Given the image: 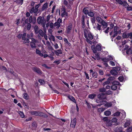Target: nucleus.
I'll use <instances>...</instances> for the list:
<instances>
[{
	"label": "nucleus",
	"mask_w": 132,
	"mask_h": 132,
	"mask_svg": "<svg viewBox=\"0 0 132 132\" xmlns=\"http://www.w3.org/2000/svg\"><path fill=\"white\" fill-rule=\"evenodd\" d=\"M112 85L111 86V89L113 90H116L117 88V86L119 85L120 86H121L120 82L117 81H113L112 83Z\"/></svg>",
	"instance_id": "f257e3e1"
},
{
	"label": "nucleus",
	"mask_w": 132,
	"mask_h": 132,
	"mask_svg": "<svg viewBox=\"0 0 132 132\" xmlns=\"http://www.w3.org/2000/svg\"><path fill=\"white\" fill-rule=\"evenodd\" d=\"M37 21L38 24H42L43 27L45 26L46 23V20H44V17L39 16L37 19Z\"/></svg>",
	"instance_id": "f03ea898"
},
{
	"label": "nucleus",
	"mask_w": 132,
	"mask_h": 132,
	"mask_svg": "<svg viewBox=\"0 0 132 132\" xmlns=\"http://www.w3.org/2000/svg\"><path fill=\"white\" fill-rule=\"evenodd\" d=\"M94 53H96L97 51H101V46L98 44L96 45L95 47L94 45H92L91 47Z\"/></svg>",
	"instance_id": "7ed1b4c3"
},
{
	"label": "nucleus",
	"mask_w": 132,
	"mask_h": 132,
	"mask_svg": "<svg viewBox=\"0 0 132 132\" xmlns=\"http://www.w3.org/2000/svg\"><path fill=\"white\" fill-rule=\"evenodd\" d=\"M119 27L117 26H115L114 28L113 32L114 35L112 36V39L117 36L118 34H120L121 32V30H119Z\"/></svg>",
	"instance_id": "20e7f679"
},
{
	"label": "nucleus",
	"mask_w": 132,
	"mask_h": 132,
	"mask_svg": "<svg viewBox=\"0 0 132 132\" xmlns=\"http://www.w3.org/2000/svg\"><path fill=\"white\" fill-rule=\"evenodd\" d=\"M122 37L124 38H128L130 39H132V32L127 33L126 32L123 34Z\"/></svg>",
	"instance_id": "39448f33"
},
{
	"label": "nucleus",
	"mask_w": 132,
	"mask_h": 132,
	"mask_svg": "<svg viewBox=\"0 0 132 132\" xmlns=\"http://www.w3.org/2000/svg\"><path fill=\"white\" fill-rule=\"evenodd\" d=\"M98 99L101 100H105L106 99V96L105 93H101L97 95Z\"/></svg>",
	"instance_id": "423d86ee"
},
{
	"label": "nucleus",
	"mask_w": 132,
	"mask_h": 132,
	"mask_svg": "<svg viewBox=\"0 0 132 132\" xmlns=\"http://www.w3.org/2000/svg\"><path fill=\"white\" fill-rule=\"evenodd\" d=\"M77 119L76 118H74L72 120L71 119V123L70 126L73 128H75L76 123Z\"/></svg>",
	"instance_id": "0eeeda50"
},
{
	"label": "nucleus",
	"mask_w": 132,
	"mask_h": 132,
	"mask_svg": "<svg viewBox=\"0 0 132 132\" xmlns=\"http://www.w3.org/2000/svg\"><path fill=\"white\" fill-rule=\"evenodd\" d=\"M33 70L35 72H36L39 75H41L42 73V72L39 68L34 67L32 68Z\"/></svg>",
	"instance_id": "6e6552de"
},
{
	"label": "nucleus",
	"mask_w": 132,
	"mask_h": 132,
	"mask_svg": "<svg viewBox=\"0 0 132 132\" xmlns=\"http://www.w3.org/2000/svg\"><path fill=\"white\" fill-rule=\"evenodd\" d=\"M40 117H44L47 118V115L44 113L40 112H38L37 116Z\"/></svg>",
	"instance_id": "1a4fd4ad"
},
{
	"label": "nucleus",
	"mask_w": 132,
	"mask_h": 132,
	"mask_svg": "<svg viewBox=\"0 0 132 132\" xmlns=\"http://www.w3.org/2000/svg\"><path fill=\"white\" fill-rule=\"evenodd\" d=\"M72 24L71 23H70L68 26L67 29V33L68 34H69L70 32V31L72 29Z\"/></svg>",
	"instance_id": "9d476101"
},
{
	"label": "nucleus",
	"mask_w": 132,
	"mask_h": 132,
	"mask_svg": "<svg viewBox=\"0 0 132 132\" xmlns=\"http://www.w3.org/2000/svg\"><path fill=\"white\" fill-rule=\"evenodd\" d=\"M38 33L39 34L38 35V37L39 39H41V38L40 36L43 37L44 34V33H43L42 30L41 29L39 30L38 31Z\"/></svg>",
	"instance_id": "9b49d317"
},
{
	"label": "nucleus",
	"mask_w": 132,
	"mask_h": 132,
	"mask_svg": "<svg viewBox=\"0 0 132 132\" xmlns=\"http://www.w3.org/2000/svg\"><path fill=\"white\" fill-rule=\"evenodd\" d=\"M102 100H101L100 101V103L96 105V106H100L101 105L105 104L106 103V101Z\"/></svg>",
	"instance_id": "f8f14e48"
},
{
	"label": "nucleus",
	"mask_w": 132,
	"mask_h": 132,
	"mask_svg": "<svg viewBox=\"0 0 132 132\" xmlns=\"http://www.w3.org/2000/svg\"><path fill=\"white\" fill-rule=\"evenodd\" d=\"M106 124L108 126H110L112 125H115V123H112L111 120H109L106 121Z\"/></svg>",
	"instance_id": "ddd939ff"
},
{
	"label": "nucleus",
	"mask_w": 132,
	"mask_h": 132,
	"mask_svg": "<svg viewBox=\"0 0 132 132\" xmlns=\"http://www.w3.org/2000/svg\"><path fill=\"white\" fill-rule=\"evenodd\" d=\"M54 51L55 54L57 56L59 55V54L62 53V51L61 49L58 50H54Z\"/></svg>",
	"instance_id": "4468645a"
},
{
	"label": "nucleus",
	"mask_w": 132,
	"mask_h": 132,
	"mask_svg": "<svg viewBox=\"0 0 132 132\" xmlns=\"http://www.w3.org/2000/svg\"><path fill=\"white\" fill-rule=\"evenodd\" d=\"M110 72L111 74L114 76L118 74V72L114 69L111 70Z\"/></svg>",
	"instance_id": "2eb2a0df"
},
{
	"label": "nucleus",
	"mask_w": 132,
	"mask_h": 132,
	"mask_svg": "<svg viewBox=\"0 0 132 132\" xmlns=\"http://www.w3.org/2000/svg\"><path fill=\"white\" fill-rule=\"evenodd\" d=\"M126 54L128 55L131 54H132V48H130L129 49L127 50L126 52Z\"/></svg>",
	"instance_id": "dca6fc26"
},
{
	"label": "nucleus",
	"mask_w": 132,
	"mask_h": 132,
	"mask_svg": "<svg viewBox=\"0 0 132 132\" xmlns=\"http://www.w3.org/2000/svg\"><path fill=\"white\" fill-rule=\"evenodd\" d=\"M63 10L62 11L61 16L62 17H63L65 14L66 16H67L68 14L67 13L65 12V9H62Z\"/></svg>",
	"instance_id": "f3484780"
},
{
	"label": "nucleus",
	"mask_w": 132,
	"mask_h": 132,
	"mask_svg": "<svg viewBox=\"0 0 132 132\" xmlns=\"http://www.w3.org/2000/svg\"><path fill=\"white\" fill-rule=\"evenodd\" d=\"M122 4H123V6L126 7H127V8H132V7H131L129 6L128 7L129 5L126 2H123Z\"/></svg>",
	"instance_id": "a211bd4d"
},
{
	"label": "nucleus",
	"mask_w": 132,
	"mask_h": 132,
	"mask_svg": "<svg viewBox=\"0 0 132 132\" xmlns=\"http://www.w3.org/2000/svg\"><path fill=\"white\" fill-rule=\"evenodd\" d=\"M36 54H38L41 56H43V54L41 53L40 51L38 49L36 50Z\"/></svg>",
	"instance_id": "6ab92c4d"
},
{
	"label": "nucleus",
	"mask_w": 132,
	"mask_h": 132,
	"mask_svg": "<svg viewBox=\"0 0 132 132\" xmlns=\"http://www.w3.org/2000/svg\"><path fill=\"white\" fill-rule=\"evenodd\" d=\"M101 23L104 28H106L107 27V23L104 20L102 21Z\"/></svg>",
	"instance_id": "aec40b11"
},
{
	"label": "nucleus",
	"mask_w": 132,
	"mask_h": 132,
	"mask_svg": "<svg viewBox=\"0 0 132 132\" xmlns=\"http://www.w3.org/2000/svg\"><path fill=\"white\" fill-rule=\"evenodd\" d=\"M35 43L34 42H30V45L31 48H35L36 47Z\"/></svg>",
	"instance_id": "412c9836"
},
{
	"label": "nucleus",
	"mask_w": 132,
	"mask_h": 132,
	"mask_svg": "<svg viewBox=\"0 0 132 132\" xmlns=\"http://www.w3.org/2000/svg\"><path fill=\"white\" fill-rule=\"evenodd\" d=\"M91 21L93 26L95 27V26L94 25V24H95V17H93L91 18Z\"/></svg>",
	"instance_id": "4be33fe9"
},
{
	"label": "nucleus",
	"mask_w": 132,
	"mask_h": 132,
	"mask_svg": "<svg viewBox=\"0 0 132 132\" xmlns=\"http://www.w3.org/2000/svg\"><path fill=\"white\" fill-rule=\"evenodd\" d=\"M96 96V95L95 94H90L88 96V97L91 99H93Z\"/></svg>",
	"instance_id": "5701e85b"
},
{
	"label": "nucleus",
	"mask_w": 132,
	"mask_h": 132,
	"mask_svg": "<svg viewBox=\"0 0 132 132\" xmlns=\"http://www.w3.org/2000/svg\"><path fill=\"white\" fill-rule=\"evenodd\" d=\"M111 113V112L109 111H106L104 112V114L106 116L110 115Z\"/></svg>",
	"instance_id": "b1692460"
},
{
	"label": "nucleus",
	"mask_w": 132,
	"mask_h": 132,
	"mask_svg": "<svg viewBox=\"0 0 132 132\" xmlns=\"http://www.w3.org/2000/svg\"><path fill=\"white\" fill-rule=\"evenodd\" d=\"M130 123V122L129 121H127L126 122H125V124L123 126L125 127H126L127 126H129Z\"/></svg>",
	"instance_id": "393cba45"
},
{
	"label": "nucleus",
	"mask_w": 132,
	"mask_h": 132,
	"mask_svg": "<svg viewBox=\"0 0 132 132\" xmlns=\"http://www.w3.org/2000/svg\"><path fill=\"white\" fill-rule=\"evenodd\" d=\"M27 36L28 38V39L29 38L31 39V38H32V37H33V34L31 32L29 34H27Z\"/></svg>",
	"instance_id": "a878e982"
},
{
	"label": "nucleus",
	"mask_w": 132,
	"mask_h": 132,
	"mask_svg": "<svg viewBox=\"0 0 132 132\" xmlns=\"http://www.w3.org/2000/svg\"><path fill=\"white\" fill-rule=\"evenodd\" d=\"M37 111H31L30 112V113L32 115H35L36 116H37Z\"/></svg>",
	"instance_id": "bb28decb"
},
{
	"label": "nucleus",
	"mask_w": 132,
	"mask_h": 132,
	"mask_svg": "<svg viewBox=\"0 0 132 132\" xmlns=\"http://www.w3.org/2000/svg\"><path fill=\"white\" fill-rule=\"evenodd\" d=\"M96 19L97 22L100 23H101L102 21L103 20L99 16H97L96 18Z\"/></svg>",
	"instance_id": "cd10ccee"
},
{
	"label": "nucleus",
	"mask_w": 132,
	"mask_h": 132,
	"mask_svg": "<svg viewBox=\"0 0 132 132\" xmlns=\"http://www.w3.org/2000/svg\"><path fill=\"white\" fill-rule=\"evenodd\" d=\"M99 91L100 92H106V89L104 88H101L99 89Z\"/></svg>",
	"instance_id": "c85d7f7f"
},
{
	"label": "nucleus",
	"mask_w": 132,
	"mask_h": 132,
	"mask_svg": "<svg viewBox=\"0 0 132 132\" xmlns=\"http://www.w3.org/2000/svg\"><path fill=\"white\" fill-rule=\"evenodd\" d=\"M68 98L71 101L74 102L76 101L75 98L72 96H68Z\"/></svg>",
	"instance_id": "c756f323"
},
{
	"label": "nucleus",
	"mask_w": 132,
	"mask_h": 132,
	"mask_svg": "<svg viewBox=\"0 0 132 132\" xmlns=\"http://www.w3.org/2000/svg\"><path fill=\"white\" fill-rule=\"evenodd\" d=\"M95 14L94 13L91 11H90L88 14V15L91 17H93Z\"/></svg>",
	"instance_id": "7c9ffc66"
},
{
	"label": "nucleus",
	"mask_w": 132,
	"mask_h": 132,
	"mask_svg": "<svg viewBox=\"0 0 132 132\" xmlns=\"http://www.w3.org/2000/svg\"><path fill=\"white\" fill-rule=\"evenodd\" d=\"M105 94L106 95L111 94H112V92L111 90H109L106 91Z\"/></svg>",
	"instance_id": "2f4dec72"
},
{
	"label": "nucleus",
	"mask_w": 132,
	"mask_h": 132,
	"mask_svg": "<svg viewBox=\"0 0 132 132\" xmlns=\"http://www.w3.org/2000/svg\"><path fill=\"white\" fill-rule=\"evenodd\" d=\"M101 59L104 62H107L109 61L108 57H104L101 58Z\"/></svg>",
	"instance_id": "473e14b6"
},
{
	"label": "nucleus",
	"mask_w": 132,
	"mask_h": 132,
	"mask_svg": "<svg viewBox=\"0 0 132 132\" xmlns=\"http://www.w3.org/2000/svg\"><path fill=\"white\" fill-rule=\"evenodd\" d=\"M115 79V77H109L107 79L110 82L111 81Z\"/></svg>",
	"instance_id": "72a5a7b5"
},
{
	"label": "nucleus",
	"mask_w": 132,
	"mask_h": 132,
	"mask_svg": "<svg viewBox=\"0 0 132 132\" xmlns=\"http://www.w3.org/2000/svg\"><path fill=\"white\" fill-rule=\"evenodd\" d=\"M105 105L106 106L110 107L112 105V104L111 103H108L106 102Z\"/></svg>",
	"instance_id": "f704fd0d"
},
{
	"label": "nucleus",
	"mask_w": 132,
	"mask_h": 132,
	"mask_svg": "<svg viewBox=\"0 0 132 132\" xmlns=\"http://www.w3.org/2000/svg\"><path fill=\"white\" fill-rule=\"evenodd\" d=\"M34 29L35 30V32L36 34H37L38 33V27L37 26H35L34 28Z\"/></svg>",
	"instance_id": "c9c22d12"
},
{
	"label": "nucleus",
	"mask_w": 132,
	"mask_h": 132,
	"mask_svg": "<svg viewBox=\"0 0 132 132\" xmlns=\"http://www.w3.org/2000/svg\"><path fill=\"white\" fill-rule=\"evenodd\" d=\"M92 75L93 77L95 78H97V73L96 72H94L92 73Z\"/></svg>",
	"instance_id": "e433bc0d"
},
{
	"label": "nucleus",
	"mask_w": 132,
	"mask_h": 132,
	"mask_svg": "<svg viewBox=\"0 0 132 132\" xmlns=\"http://www.w3.org/2000/svg\"><path fill=\"white\" fill-rule=\"evenodd\" d=\"M88 38L92 40L93 39V37L90 33L88 34Z\"/></svg>",
	"instance_id": "4c0bfd02"
},
{
	"label": "nucleus",
	"mask_w": 132,
	"mask_h": 132,
	"mask_svg": "<svg viewBox=\"0 0 132 132\" xmlns=\"http://www.w3.org/2000/svg\"><path fill=\"white\" fill-rule=\"evenodd\" d=\"M120 112H116L114 113L113 114V116H116V117H118L119 116L120 114Z\"/></svg>",
	"instance_id": "58836bf2"
},
{
	"label": "nucleus",
	"mask_w": 132,
	"mask_h": 132,
	"mask_svg": "<svg viewBox=\"0 0 132 132\" xmlns=\"http://www.w3.org/2000/svg\"><path fill=\"white\" fill-rule=\"evenodd\" d=\"M111 120L113 123H115L117 121V119L116 118H114Z\"/></svg>",
	"instance_id": "ea45409f"
},
{
	"label": "nucleus",
	"mask_w": 132,
	"mask_h": 132,
	"mask_svg": "<svg viewBox=\"0 0 132 132\" xmlns=\"http://www.w3.org/2000/svg\"><path fill=\"white\" fill-rule=\"evenodd\" d=\"M85 9H84L83 10V12H84V13L85 14H88L89 12V11L87 9L85 10Z\"/></svg>",
	"instance_id": "a19ab883"
},
{
	"label": "nucleus",
	"mask_w": 132,
	"mask_h": 132,
	"mask_svg": "<svg viewBox=\"0 0 132 132\" xmlns=\"http://www.w3.org/2000/svg\"><path fill=\"white\" fill-rule=\"evenodd\" d=\"M0 69L1 71H7V69L4 66H2L0 68Z\"/></svg>",
	"instance_id": "79ce46f5"
},
{
	"label": "nucleus",
	"mask_w": 132,
	"mask_h": 132,
	"mask_svg": "<svg viewBox=\"0 0 132 132\" xmlns=\"http://www.w3.org/2000/svg\"><path fill=\"white\" fill-rule=\"evenodd\" d=\"M48 3L47 2L45 3L43 5L42 8H47V7Z\"/></svg>",
	"instance_id": "37998d69"
},
{
	"label": "nucleus",
	"mask_w": 132,
	"mask_h": 132,
	"mask_svg": "<svg viewBox=\"0 0 132 132\" xmlns=\"http://www.w3.org/2000/svg\"><path fill=\"white\" fill-rule=\"evenodd\" d=\"M23 40H24L23 43L24 44H25L26 43H29L30 42L29 39L28 38H25V39H24Z\"/></svg>",
	"instance_id": "c03bdc74"
},
{
	"label": "nucleus",
	"mask_w": 132,
	"mask_h": 132,
	"mask_svg": "<svg viewBox=\"0 0 132 132\" xmlns=\"http://www.w3.org/2000/svg\"><path fill=\"white\" fill-rule=\"evenodd\" d=\"M49 39H52V40L54 41H55V38L54 36L52 35L51 34L50 36V38H49Z\"/></svg>",
	"instance_id": "a18cd8bd"
},
{
	"label": "nucleus",
	"mask_w": 132,
	"mask_h": 132,
	"mask_svg": "<svg viewBox=\"0 0 132 132\" xmlns=\"http://www.w3.org/2000/svg\"><path fill=\"white\" fill-rule=\"evenodd\" d=\"M20 112L19 113L21 117L22 118H24L25 117V116L23 113L22 112L20 111Z\"/></svg>",
	"instance_id": "49530a36"
},
{
	"label": "nucleus",
	"mask_w": 132,
	"mask_h": 132,
	"mask_svg": "<svg viewBox=\"0 0 132 132\" xmlns=\"http://www.w3.org/2000/svg\"><path fill=\"white\" fill-rule=\"evenodd\" d=\"M23 97H24V98L26 99H28V95L26 93H24L23 94Z\"/></svg>",
	"instance_id": "de8ad7c7"
},
{
	"label": "nucleus",
	"mask_w": 132,
	"mask_h": 132,
	"mask_svg": "<svg viewBox=\"0 0 132 132\" xmlns=\"http://www.w3.org/2000/svg\"><path fill=\"white\" fill-rule=\"evenodd\" d=\"M110 83V82L109 81L107 80V81L104 82L103 84V86H104L105 85H107V84H109Z\"/></svg>",
	"instance_id": "09e8293b"
},
{
	"label": "nucleus",
	"mask_w": 132,
	"mask_h": 132,
	"mask_svg": "<svg viewBox=\"0 0 132 132\" xmlns=\"http://www.w3.org/2000/svg\"><path fill=\"white\" fill-rule=\"evenodd\" d=\"M95 57L98 60H99L101 59L100 57L98 54H96L95 55Z\"/></svg>",
	"instance_id": "8fccbe9b"
},
{
	"label": "nucleus",
	"mask_w": 132,
	"mask_h": 132,
	"mask_svg": "<svg viewBox=\"0 0 132 132\" xmlns=\"http://www.w3.org/2000/svg\"><path fill=\"white\" fill-rule=\"evenodd\" d=\"M64 41L65 42L67 43L70 46L71 45V44L69 42L67 39L66 38H64Z\"/></svg>",
	"instance_id": "3c124183"
},
{
	"label": "nucleus",
	"mask_w": 132,
	"mask_h": 132,
	"mask_svg": "<svg viewBox=\"0 0 132 132\" xmlns=\"http://www.w3.org/2000/svg\"><path fill=\"white\" fill-rule=\"evenodd\" d=\"M39 81L40 82V84L42 85V84H44V80L40 79L39 80Z\"/></svg>",
	"instance_id": "603ef678"
},
{
	"label": "nucleus",
	"mask_w": 132,
	"mask_h": 132,
	"mask_svg": "<svg viewBox=\"0 0 132 132\" xmlns=\"http://www.w3.org/2000/svg\"><path fill=\"white\" fill-rule=\"evenodd\" d=\"M31 27V25L30 23H29L27 24V29L29 30H30Z\"/></svg>",
	"instance_id": "864d4df0"
},
{
	"label": "nucleus",
	"mask_w": 132,
	"mask_h": 132,
	"mask_svg": "<svg viewBox=\"0 0 132 132\" xmlns=\"http://www.w3.org/2000/svg\"><path fill=\"white\" fill-rule=\"evenodd\" d=\"M113 68L114 69L116 70V71H119L120 70V68L118 67H114Z\"/></svg>",
	"instance_id": "5fc2aeb1"
},
{
	"label": "nucleus",
	"mask_w": 132,
	"mask_h": 132,
	"mask_svg": "<svg viewBox=\"0 0 132 132\" xmlns=\"http://www.w3.org/2000/svg\"><path fill=\"white\" fill-rule=\"evenodd\" d=\"M61 62L60 60H58L57 61H55L53 63H56L57 65L59 64Z\"/></svg>",
	"instance_id": "6e6d98bb"
},
{
	"label": "nucleus",
	"mask_w": 132,
	"mask_h": 132,
	"mask_svg": "<svg viewBox=\"0 0 132 132\" xmlns=\"http://www.w3.org/2000/svg\"><path fill=\"white\" fill-rule=\"evenodd\" d=\"M31 39L32 41L31 42H34L36 43L38 42V40H36L34 38H31Z\"/></svg>",
	"instance_id": "4d7b16f0"
},
{
	"label": "nucleus",
	"mask_w": 132,
	"mask_h": 132,
	"mask_svg": "<svg viewBox=\"0 0 132 132\" xmlns=\"http://www.w3.org/2000/svg\"><path fill=\"white\" fill-rule=\"evenodd\" d=\"M98 72L101 75H103V71L101 69L99 70Z\"/></svg>",
	"instance_id": "13d9d810"
},
{
	"label": "nucleus",
	"mask_w": 132,
	"mask_h": 132,
	"mask_svg": "<svg viewBox=\"0 0 132 132\" xmlns=\"http://www.w3.org/2000/svg\"><path fill=\"white\" fill-rule=\"evenodd\" d=\"M101 26L100 25H99L98 23L97 24V28L98 30H101Z\"/></svg>",
	"instance_id": "bf43d9fd"
},
{
	"label": "nucleus",
	"mask_w": 132,
	"mask_h": 132,
	"mask_svg": "<svg viewBox=\"0 0 132 132\" xmlns=\"http://www.w3.org/2000/svg\"><path fill=\"white\" fill-rule=\"evenodd\" d=\"M105 109L104 108H100L98 109V111L100 112H102Z\"/></svg>",
	"instance_id": "052dcab7"
},
{
	"label": "nucleus",
	"mask_w": 132,
	"mask_h": 132,
	"mask_svg": "<svg viewBox=\"0 0 132 132\" xmlns=\"http://www.w3.org/2000/svg\"><path fill=\"white\" fill-rule=\"evenodd\" d=\"M86 40L87 41V43H89L91 44H92V42L91 40H90L89 39H88V38H87L86 39Z\"/></svg>",
	"instance_id": "680f3d73"
},
{
	"label": "nucleus",
	"mask_w": 132,
	"mask_h": 132,
	"mask_svg": "<svg viewBox=\"0 0 132 132\" xmlns=\"http://www.w3.org/2000/svg\"><path fill=\"white\" fill-rule=\"evenodd\" d=\"M116 1L120 4H123V2L121 0H116Z\"/></svg>",
	"instance_id": "e2e57ef3"
},
{
	"label": "nucleus",
	"mask_w": 132,
	"mask_h": 132,
	"mask_svg": "<svg viewBox=\"0 0 132 132\" xmlns=\"http://www.w3.org/2000/svg\"><path fill=\"white\" fill-rule=\"evenodd\" d=\"M26 33H24L22 35V40L25 39L26 38L25 36H26Z\"/></svg>",
	"instance_id": "0e129e2a"
},
{
	"label": "nucleus",
	"mask_w": 132,
	"mask_h": 132,
	"mask_svg": "<svg viewBox=\"0 0 132 132\" xmlns=\"http://www.w3.org/2000/svg\"><path fill=\"white\" fill-rule=\"evenodd\" d=\"M118 79L121 82L123 80V77L121 76L119 77L118 78Z\"/></svg>",
	"instance_id": "69168bd1"
},
{
	"label": "nucleus",
	"mask_w": 132,
	"mask_h": 132,
	"mask_svg": "<svg viewBox=\"0 0 132 132\" xmlns=\"http://www.w3.org/2000/svg\"><path fill=\"white\" fill-rule=\"evenodd\" d=\"M32 126L34 127L35 128L36 127V124L35 122H34L32 123Z\"/></svg>",
	"instance_id": "338daca9"
},
{
	"label": "nucleus",
	"mask_w": 132,
	"mask_h": 132,
	"mask_svg": "<svg viewBox=\"0 0 132 132\" xmlns=\"http://www.w3.org/2000/svg\"><path fill=\"white\" fill-rule=\"evenodd\" d=\"M132 131V127H130L127 129V132H131Z\"/></svg>",
	"instance_id": "774afa93"
}]
</instances>
